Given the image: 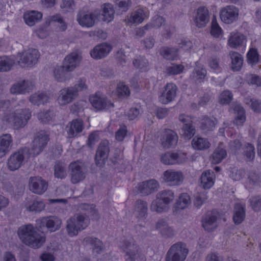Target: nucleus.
<instances>
[{
    "mask_svg": "<svg viewBox=\"0 0 261 261\" xmlns=\"http://www.w3.org/2000/svg\"><path fill=\"white\" fill-rule=\"evenodd\" d=\"M20 241L25 245L33 248H40L45 242V237L36 227L28 224L20 226L17 231Z\"/></svg>",
    "mask_w": 261,
    "mask_h": 261,
    "instance_id": "f257e3e1",
    "label": "nucleus"
},
{
    "mask_svg": "<svg viewBox=\"0 0 261 261\" xmlns=\"http://www.w3.org/2000/svg\"><path fill=\"white\" fill-rule=\"evenodd\" d=\"M89 224V220L85 215L76 214L66 222L65 229L70 237L77 236L79 232L86 229Z\"/></svg>",
    "mask_w": 261,
    "mask_h": 261,
    "instance_id": "f03ea898",
    "label": "nucleus"
},
{
    "mask_svg": "<svg viewBox=\"0 0 261 261\" xmlns=\"http://www.w3.org/2000/svg\"><path fill=\"white\" fill-rule=\"evenodd\" d=\"M119 246L125 253L126 261H146L145 256L133 239H124L120 242Z\"/></svg>",
    "mask_w": 261,
    "mask_h": 261,
    "instance_id": "7ed1b4c3",
    "label": "nucleus"
},
{
    "mask_svg": "<svg viewBox=\"0 0 261 261\" xmlns=\"http://www.w3.org/2000/svg\"><path fill=\"white\" fill-rule=\"evenodd\" d=\"M174 198V193L172 190H164L159 192L156 194L155 199L151 203V211L157 213L166 211Z\"/></svg>",
    "mask_w": 261,
    "mask_h": 261,
    "instance_id": "20e7f679",
    "label": "nucleus"
},
{
    "mask_svg": "<svg viewBox=\"0 0 261 261\" xmlns=\"http://www.w3.org/2000/svg\"><path fill=\"white\" fill-rule=\"evenodd\" d=\"M189 253L186 244L179 242L171 246L165 256V261H185Z\"/></svg>",
    "mask_w": 261,
    "mask_h": 261,
    "instance_id": "39448f33",
    "label": "nucleus"
},
{
    "mask_svg": "<svg viewBox=\"0 0 261 261\" xmlns=\"http://www.w3.org/2000/svg\"><path fill=\"white\" fill-rule=\"evenodd\" d=\"M71 182L73 184L83 181L86 177V170L84 164L77 161L71 162L69 165Z\"/></svg>",
    "mask_w": 261,
    "mask_h": 261,
    "instance_id": "423d86ee",
    "label": "nucleus"
},
{
    "mask_svg": "<svg viewBox=\"0 0 261 261\" xmlns=\"http://www.w3.org/2000/svg\"><path fill=\"white\" fill-rule=\"evenodd\" d=\"M162 179L163 182L168 186H178L183 182L184 176L180 171L168 169L164 172Z\"/></svg>",
    "mask_w": 261,
    "mask_h": 261,
    "instance_id": "0eeeda50",
    "label": "nucleus"
},
{
    "mask_svg": "<svg viewBox=\"0 0 261 261\" xmlns=\"http://www.w3.org/2000/svg\"><path fill=\"white\" fill-rule=\"evenodd\" d=\"M39 57L38 50L31 48L20 55L18 63L22 67H32L37 63Z\"/></svg>",
    "mask_w": 261,
    "mask_h": 261,
    "instance_id": "6e6552de",
    "label": "nucleus"
},
{
    "mask_svg": "<svg viewBox=\"0 0 261 261\" xmlns=\"http://www.w3.org/2000/svg\"><path fill=\"white\" fill-rule=\"evenodd\" d=\"M27 148L21 149L12 154L8 159L7 166L11 171H15L19 169L22 165L25 154L28 152Z\"/></svg>",
    "mask_w": 261,
    "mask_h": 261,
    "instance_id": "1a4fd4ad",
    "label": "nucleus"
},
{
    "mask_svg": "<svg viewBox=\"0 0 261 261\" xmlns=\"http://www.w3.org/2000/svg\"><path fill=\"white\" fill-rule=\"evenodd\" d=\"M49 140L48 136L44 132L38 133L32 143L30 154L37 155L42 152Z\"/></svg>",
    "mask_w": 261,
    "mask_h": 261,
    "instance_id": "9d476101",
    "label": "nucleus"
},
{
    "mask_svg": "<svg viewBox=\"0 0 261 261\" xmlns=\"http://www.w3.org/2000/svg\"><path fill=\"white\" fill-rule=\"evenodd\" d=\"M78 95L74 88L65 87L60 90L57 101L60 106H65L72 102Z\"/></svg>",
    "mask_w": 261,
    "mask_h": 261,
    "instance_id": "9b49d317",
    "label": "nucleus"
},
{
    "mask_svg": "<svg viewBox=\"0 0 261 261\" xmlns=\"http://www.w3.org/2000/svg\"><path fill=\"white\" fill-rule=\"evenodd\" d=\"M89 100L92 106L98 110H109L114 107L113 103L105 95L100 94L91 96Z\"/></svg>",
    "mask_w": 261,
    "mask_h": 261,
    "instance_id": "f8f14e48",
    "label": "nucleus"
},
{
    "mask_svg": "<svg viewBox=\"0 0 261 261\" xmlns=\"http://www.w3.org/2000/svg\"><path fill=\"white\" fill-rule=\"evenodd\" d=\"M98 15V13L81 10L77 14L76 20L81 26L90 28L95 25V20L97 19Z\"/></svg>",
    "mask_w": 261,
    "mask_h": 261,
    "instance_id": "ddd939ff",
    "label": "nucleus"
},
{
    "mask_svg": "<svg viewBox=\"0 0 261 261\" xmlns=\"http://www.w3.org/2000/svg\"><path fill=\"white\" fill-rule=\"evenodd\" d=\"M37 223L40 228L45 227L50 232H55L60 228L62 221L56 217L49 216L38 220Z\"/></svg>",
    "mask_w": 261,
    "mask_h": 261,
    "instance_id": "4468645a",
    "label": "nucleus"
},
{
    "mask_svg": "<svg viewBox=\"0 0 261 261\" xmlns=\"http://www.w3.org/2000/svg\"><path fill=\"white\" fill-rule=\"evenodd\" d=\"M177 87L173 83H168L163 92L159 96V100L162 104L166 105L174 100L177 95Z\"/></svg>",
    "mask_w": 261,
    "mask_h": 261,
    "instance_id": "2eb2a0df",
    "label": "nucleus"
},
{
    "mask_svg": "<svg viewBox=\"0 0 261 261\" xmlns=\"http://www.w3.org/2000/svg\"><path fill=\"white\" fill-rule=\"evenodd\" d=\"M209 20V11L206 7L200 6L195 10L193 16V21L197 27L202 28L205 27Z\"/></svg>",
    "mask_w": 261,
    "mask_h": 261,
    "instance_id": "dca6fc26",
    "label": "nucleus"
},
{
    "mask_svg": "<svg viewBox=\"0 0 261 261\" xmlns=\"http://www.w3.org/2000/svg\"><path fill=\"white\" fill-rule=\"evenodd\" d=\"M186 154L183 153L167 152L162 155L161 162L165 165H175L184 163L187 161Z\"/></svg>",
    "mask_w": 261,
    "mask_h": 261,
    "instance_id": "f3484780",
    "label": "nucleus"
},
{
    "mask_svg": "<svg viewBox=\"0 0 261 261\" xmlns=\"http://www.w3.org/2000/svg\"><path fill=\"white\" fill-rule=\"evenodd\" d=\"M149 16V11L146 8H139L132 12L129 16L125 19V22L127 25L139 24L142 23Z\"/></svg>",
    "mask_w": 261,
    "mask_h": 261,
    "instance_id": "a211bd4d",
    "label": "nucleus"
},
{
    "mask_svg": "<svg viewBox=\"0 0 261 261\" xmlns=\"http://www.w3.org/2000/svg\"><path fill=\"white\" fill-rule=\"evenodd\" d=\"M202 226L205 230L211 232L215 230L218 226V216L215 212H208L203 217Z\"/></svg>",
    "mask_w": 261,
    "mask_h": 261,
    "instance_id": "6ab92c4d",
    "label": "nucleus"
},
{
    "mask_svg": "<svg viewBox=\"0 0 261 261\" xmlns=\"http://www.w3.org/2000/svg\"><path fill=\"white\" fill-rule=\"evenodd\" d=\"M34 83L29 80H23L14 83L10 88V92L14 94H25L34 88Z\"/></svg>",
    "mask_w": 261,
    "mask_h": 261,
    "instance_id": "aec40b11",
    "label": "nucleus"
},
{
    "mask_svg": "<svg viewBox=\"0 0 261 261\" xmlns=\"http://www.w3.org/2000/svg\"><path fill=\"white\" fill-rule=\"evenodd\" d=\"M239 12V9L235 6H227L220 12L221 19L225 23L230 24L238 19Z\"/></svg>",
    "mask_w": 261,
    "mask_h": 261,
    "instance_id": "412c9836",
    "label": "nucleus"
},
{
    "mask_svg": "<svg viewBox=\"0 0 261 261\" xmlns=\"http://www.w3.org/2000/svg\"><path fill=\"white\" fill-rule=\"evenodd\" d=\"M48 184L41 177H32L29 181L30 190L34 193L41 195L47 190Z\"/></svg>",
    "mask_w": 261,
    "mask_h": 261,
    "instance_id": "4be33fe9",
    "label": "nucleus"
},
{
    "mask_svg": "<svg viewBox=\"0 0 261 261\" xmlns=\"http://www.w3.org/2000/svg\"><path fill=\"white\" fill-rule=\"evenodd\" d=\"M159 188V182L154 179L146 180L139 183L137 186L138 192L143 195H150L158 191Z\"/></svg>",
    "mask_w": 261,
    "mask_h": 261,
    "instance_id": "5701e85b",
    "label": "nucleus"
},
{
    "mask_svg": "<svg viewBox=\"0 0 261 261\" xmlns=\"http://www.w3.org/2000/svg\"><path fill=\"white\" fill-rule=\"evenodd\" d=\"M112 50V47L107 43H101L96 45L91 51L90 55L95 60L101 59L107 57Z\"/></svg>",
    "mask_w": 261,
    "mask_h": 261,
    "instance_id": "b1692460",
    "label": "nucleus"
},
{
    "mask_svg": "<svg viewBox=\"0 0 261 261\" xmlns=\"http://www.w3.org/2000/svg\"><path fill=\"white\" fill-rule=\"evenodd\" d=\"M178 138V136L174 131L170 129H165L161 139L162 144L164 147L169 148L176 145Z\"/></svg>",
    "mask_w": 261,
    "mask_h": 261,
    "instance_id": "393cba45",
    "label": "nucleus"
},
{
    "mask_svg": "<svg viewBox=\"0 0 261 261\" xmlns=\"http://www.w3.org/2000/svg\"><path fill=\"white\" fill-rule=\"evenodd\" d=\"M66 67L62 65L56 66L54 68L53 74L54 79L58 82H66L72 78V74Z\"/></svg>",
    "mask_w": 261,
    "mask_h": 261,
    "instance_id": "a878e982",
    "label": "nucleus"
},
{
    "mask_svg": "<svg viewBox=\"0 0 261 261\" xmlns=\"http://www.w3.org/2000/svg\"><path fill=\"white\" fill-rule=\"evenodd\" d=\"M82 60V57L77 53L73 52L67 56L63 63L67 70L70 72L77 67Z\"/></svg>",
    "mask_w": 261,
    "mask_h": 261,
    "instance_id": "bb28decb",
    "label": "nucleus"
},
{
    "mask_svg": "<svg viewBox=\"0 0 261 261\" xmlns=\"http://www.w3.org/2000/svg\"><path fill=\"white\" fill-rule=\"evenodd\" d=\"M191 203V198L188 193L180 194L173 207L174 213L177 214L181 210L188 208Z\"/></svg>",
    "mask_w": 261,
    "mask_h": 261,
    "instance_id": "cd10ccee",
    "label": "nucleus"
},
{
    "mask_svg": "<svg viewBox=\"0 0 261 261\" xmlns=\"http://www.w3.org/2000/svg\"><path fill=\"white\" fill-rule=\"evenodd\" d=\"M109 141L105 140L101 141L99 144L95 155L97 165L104 163L108 158L109 152Z\"/></svg>",
    "mask_w": 261,
    "mask_h": 261,
    "instance_id": "c85d7f7f",
    "label": "nucleus"
},
{
    "mask_svg": "<svg viewBox=\"0 0 261 261\" xmlns=\"http://www.w3.org/2000/svg\"><path fill=\"white\" fill-rule=\"evenodd\" d=\"M216 179L214 171L207 170L202 173L200 178V186L204 189H209L214 185Z\"/></svg>",
    "mask_w": 261,
    "mask_h": 261,
    "instance_id": "c756f323",
    "label": "nucleus"
},
{
    "mask_svg": "<svg viewBox=\"0 0 261 261\" xmlns=\"http://www.w3.org/2000/svg\"><path fill=\"white\" fill-rule=\"evenodd\" d=\"M84 126L83 121L81 119H75L73 120L67 126V132L69 138L76 137L77 134L81 133Z\"/></svg>",
    "mask_w": 261,
    "mask_h": 261,
    "instance_id": "7c9ffc66",
    "label": "nucleus"
},
{
    "mask_svg": "<svg viewBox=\"0 0 261 261\" xmlns=\"http://www.w3.org/2000/svg\"><path fill=\"white\" fill-rule=\"evenodd\" d=\"M42 18V14L37 11L32 10L26 12L23 15V19L25 23L33 26L39 22Z\"/></svg>",
    "mask_w": 261,
    "mask_h": 261,
    "instance_id": "2f4dec72",
    "label": "nucleus"
},
{
    "mask_svg": "<svg viewBox=\"0 0 261 261\" xmlns=\"http://www.w3.org/2000/svg\"><path fill=\"white\" fill-rule=\"evenodd\" d=\"M246 206L245 204L237 203L235 204L233 210V220L237 224H241L245 219Z\"/></svg>",
    "mask_w": 261,
    "mask_h": 261,
    "instance_id": "473e14b6",
    "label": "nucleus"
},
{
    "mask_svg": "<svg viewBox=\"0 0 261 261\" xmlns=\"http://www.w3.org/2000/svg\"><path fill=\"white\" fill-rule=\"evenodd\" d=\"M246 38L243 35L232 32L228 40V44L232 48H237L244 45L246 43Z\"/></svg>",
    "mask_w": 261,
    "mask_h": 261,
    "instance_id": "72a5a7b5",
    "label": "nucleus"
},
{
    "mask_svg": "<svg viewBox=\"0 0 261 261\" xmlns=\"http://www.w3.org/2000/svg\"><path fill=\"white\" fill-rule=\"evenodd\" d=\"M12 143V138L10 134H4L0 137V158L8 152Z\"/></svg>",
    "mask_w": 261,
    "mask_h": 261,
    "instance_id": "f704fd0d",
    "label": "nucleus"
},
{
    "mask_svg": "<svg viewBox=\"0 0 261 261\" xmlns=\"http://www.w3.org/2000/svg\"><path fill=\"white\" fill-rule=\"evenodd\" d=\"M51 23L54 24L60 31H65L67 29V23L59 14L49 16L47 18L46 20V24L49 25Z\"/></svg>",
    "mask_w": 261,
    "mask_h": 261,
    "instance_id": "c9c22d12",
    "label": "nucleus"
},
{
    "mask_svg": "<svg viewBox=\"0 0 261 261\" xmlns=\"http://www.w3.org/2000/svg\"><path fill=\"white\" fill-rule=\"evenodd\" d=\"M229 56L231 59V67L233 71H239L243 63L242 56L238 53L233 51L229 52Z\"/></svg>",
    "mask_w": 261,
    "mask_h": 261,
    "instance_id": "e433bc0d",
    "label": "nucleus"
},
{
    "mask_svg": "<svg viewBox=\"0 0 261 261\" xmlns=\"http://www.w3.org/2000/svg\"><path fill=\"white\" fill-rule=\"evenodd\" d=\"M84 243L86 245L93 246V250L97 254L101 253L103 250V246L102 242L93 237H87L84 239Z\"/></svg>",
    "mask_w": 261,
    "mask_h": 261,
    "instance_id": "4c0bfd02",
    "label": "nucleus"
},
{
    "mask_svg": "<svg viewBox=\"0 0 261 261\" xmlns=\"http://www.w3.org/2000/svg\"><path fill=\"white\" fill-rule=\"evenodd\" d=\"M49 97L48 95L43 92H37L30 96L29 100L34 105L40 106L48 102Z\"/></svg>",
    "mask_w": 261,
    "mask_h": 261,
    "instance_id": "58836bf2",
    "label": "nucleus"
},
{
    "mask_svg": "<svg viewBox=\"0 0 261 261\" xmlns=\"http://www.w3.org/2000/svg\"><path fill=\"white\" fill-rule=\"evenodd\" d=\"M236 114L234 124L238 126H241L246 121V115L244 108L240 105H236L233 108Z\"/></svg>",
    "mask_w": 261,
    "mask_h": 261,
    "instance_id": "ea45409f",
    "label": "nucleus"
},
{
    "mask_svg": "<svg viewBox=\"0 0 261 261\" xmlns=\"http://www.w3.org/2000/svg\"><path fill=\"white\" fill-rule=\"evenodd\" d=\"M45 206L44 202L38 199L29 200L25 204V207L28 211L35 213L41 212Z\"/></svg>",
    "mask_w": 261,
    "mask_h": 261,
    "instance_id": "a19ab883",
    "label": "nucleus"
},
{
    "mask_svg": "<svg viewBox=\"0 0 261 261\" xmlns=\"http://www.w3.org/2000/svg\"><path fill=\"white\" fill-rule=\"evenodd\" d=\"M67 165L60 161L55 163L54 166V176L58 179H64L67 176Z\"/></svg>",
    "mask_w": 261,
    "mask_h": 261,
    "instance_id": "79ce46f5",
    "label": "nucleus"
},
{
    "mask_svg": "<svg viewBox=\"0 0 261 261\" xmlns=\"http://www.w3.org/2000/svg\"><path fill=\"white\" fill-rule=\"evenodd\" d=\"M178 49L175 47L164 46L160 49V55L165 59L173 60L176 58L178 55Z\"/></svg>",
    "mask_w": 261,
    "mask_h": 261,
    "instance_id": "37998d69",
    "label": "nucleus"
},
{
    "mask_svg": "<svg viewBox=\"0 0 261 261\" xmlns=\"http://www.w3.org/2000/svg\"><path fill=\"white\" fill-rule=\"evenodd\" d=\"M192 145L195 149L202 150L208 149L211 143L206 138L195 137L192 140Z\"/></svg>",
    "mask_w": 261,
    "mask_h": 261,
    "instance_id": "c03bdc74",
    "label": "nucleus"
},
{
    "mask_svg": "<svg viewBox=\"0 0 261 261\" xmlns=\"http://www.w3.org/2000/svg\"><path fill=\"white\" fill-rule=\"evenodd\" d=\"M103 20L108 22L112 21L114 17L115 11L112 4L106 3L101 6Z\"/></svg>",
    "mask_w": 261,
    "mask_h": 261,
    "instance_id": "a18cd8bd",
    "label": "nucleus"
},
{
    "mask_svg": "<svg viewBox=\"0 0 261 261\" xmlns=\"http://www.w3.org/2000/svg\"><path fill=\"white\" fill-rule=\"evenodd\" d=\"M206 75V70L201 65L196 64L190 75V79L194 81L203 80Z\"/></svg>",
    "mask_w": 261,
    "mask_h": 261,
    "instance_id": "49530a36",
    "label": "nucleus"
},
{
    "mask_svg": "<svg viewBox=\"0 0 261 261\" xmlns=\"http://www.w3.org/2000/svg\"><path fill=\"white\" fill-rule=\"evenodd\" d=\"M148 204L146 201L138 200L136 201L135 211L138 217L144 218L147 215Z\"/></svg>",
    "mask_w": 261,
    "mask_h": 261,
    "instance_id": "de8ad7c7",
    "label": "nucleus"
},
{
    "mask_svg": "<svg viewBox=\"0 0 261 261\" xmlns=\"http://www.w3.org/2000/svg\"><path fill=\"white\" fill-rule=\"evenodd\" d=\"M226 150L219 146L212 154V163L215 164H219L226 158Z\"/></svg>",
    "mask_w": 261,
    "mask_h": 261,
    "instance_id": "09e8293b",
    "label": "nucleus"
},
{
    "mask_svg": "<svg viewBox=\"0 0 261 261\" xmlns=\"http://www.w3.org/2000/svg\"><path fill=\"white\" fill-rule=\"evenodd\" d=\"M130 93V90L128 86L123 82H120L117 85L115 94L119 98L127 97Z\"/></svg>",
    "mask_w": 261,
    "mask_h": 261,
    "instance_id": "8fccbe9b",
    "label": "nucleus"
},
{
    "mask_svg": "<svg viewBox=\"0 0 261 261\" xmlns=\"http://www.w3.org/2000/svg\"><path fill=\"white\" fill-rule=\"evenodd\" d=\"M216 123V120L214 118L204 117L202 120L201 128L205 132L213 130Z\"/></svg>",
    "mask_w": 261,
    "mask_h": 261,
    "instance_id": "3c124183",
    "label": "nucleus"
},
{
    "mask_svg": "<svg viewBox=\"0 0 261 261\" xmlns=\"http://www.w3.org/2000/svg\"><path fill=\"white\" fill-rule=\"evenodd\" d=\"M14 63V61L8 57H0V72L10 70Z\"/></svg>",
    "mask_w": 261,
    "mask_h": 261,
    "instance_id": "603ef678",
    "label": "nucleus"
},
{
    "mask_svg": "<svg viewBox=\"0 0 261 261\" xmlns=\"http://www.w3.org/2000/svg\"><path fill=\"white\" fill-rule=\"evenodd\" d=\"M116 8L120 12H126L131 7L132 0H114Z\"/></svg>",
    "mask_w": 261,
    "mask_h": 261,
    "instance_id": "864d4df0",
    "label": "nucleus"
},
{
    "mask_svg": "<svg viewBox=\"0 0 261 261\" xmlns=\"http://www.w3.org/2000/svg\"><path fill=\"white\" fill-rule=\"evenodd\" d=\"M245 81L250 85L261 87V76L257 74L247 73L245 75Z\"/></svg>",
    "mask_w": 261,
    "mask_h": 261,
    "instance_id": "5fc2aeb1",
    "label": "nucleus"
},
{
    "mask_svg": "<svg viewBox=\"0 0 261 261\" xmlns=\"http://www.w3.org/2000/svg\"><path fill=\"white\" fill-rule=\"evenodd\" d=\"M181 133L185 139H190L194 135L195 129L192 124L186 123L182 127Z\"/></svg>",
    "mask_w": 261,
    "mask_h": 261,
    "instance_id": "6e6d98bb",
    "label": "nucleus"
},
{
    "mask_svg": "<svg viewBox=\"0 0 261 261\" xmlns=\"http://www.w3.org/2000/svg\"><path fill=\"white\" fill-rule=\"evenodd\" d=\"M250 206L254 212L261 211V196H254L251 197L249 199Z\"/></svg>",
    "mask_w": 261,
    "mask_h": 261,
    "instance_id": "4d7b16f0",
    "label": "nucleus"
},
{
    "mask_svg": "<svg viewBox=\"0 0 261 261\" xmlns=\"http://www.w3.org/2000/svg\"><path fill=\"white\" fill-rule=\"evenodd\" d=\"M54 116L52 111L41 112L37 114V118L42 123H48L50 121Z\"/></svg>",
    "mask_w": 261,
    "mask_h": 261,
    "instance_id": "13d9d810",
    "label": "nucleus"
},
{
    "mask_svg": "<svg viewBox=\"0 0 261 261\" xmlns=\"http://www.w3.org/2000/svg\"><path fill=\"white\" fill-rule=\"evenodd\" d=\"M244 153L246 161H252L255 156L254 146L250 143H246L244 145Z\"/></svg>",
    "mask_w": 261,
    "mask_h": 261,
    "instance_id": "bf43d9fd",
    "label": "nucleus"
},
{
    "mask_svg": "<svg viewBox=\"0 0 261 261\" xmlns=\"http://www.w3.org/2000/svg\"><path fill=\"white\" fill-rule=\"evenodd\" d=\"M247 183L251 186H257L261 183V176L253 171L249 172Z\"/></svg>",
    "mask_w": 261,
    "mask_h": 261,
    "instance_id": "052dcab7",
    "label": "nucleus"
},
{
    "mask_svg": "<svg viewBox=\"0 0 261 261\" xmlns=\"http://www.w3.org/2000/svg\"><path fill=\"white\" fill-rule=\"evenodd\" d=\"M184 69V66L182 65L172 64L167 67L166 71L170 75H175L182 72Z\"/></svg>",
    "mask_w": 261,
    "mask_h": 261,
    "instance_id": "680f3d73",
    "label": "nucleus"
},
{
    "mask_svg": "<svg viewBox=\"0 0 261 261\" xmlns=\"http://www.w3.org/2000/svg\"><path fill=\"white\" fill-rule=\"evenodd\" d=\"M207 199L206 193L202 192L195 195L194 200V205L197 208H200L205 202Z\"/></svg>",
    "mask_w": 261,
    "mask_h": 261,
    "instance_id": "e2e57ef3",
    "label": "nucleus"
},
{
    "mask_svg": "<svg viewBox=\"0 0 261 261\" xmlns=\"http://www.w3.org/2000/svg\"><path fill=\"white\" fill-rule=\"evenodd\" d=\"M247 60L249 64L252 65L257 63L259 59V56L257 50L255 48H250L247 55Z\"/></svg>",
    "mask_w": 261,
    "mask_h": 261,
    "instance_id": "0e129e2a",
    "label": "nucleus"
},
{
    "mask_svg": "<svg viewBox=\"0 0 261 261\" xmlns=\"http://www.w3.org/2000/svg\"><path fill=\"white\" fill-rule=\"evenodd\" d=\"M133 64L136 67L142 70H145L148 66V62L145 58L139 57L133 61Z\"/></svg>",
    "mask_w": 261,
    "mask_h": 261,
    "instance_id": "69168bd1",
    "label": "nucleus"
},
{
    "mask_svg": "<svg viewBox=\"0 0 261 261\" xmlns=\"http://www.w3.org/2000/svg\"><path fill=\"white\" fill-rule=\"evenodd\" d=\"M211 34L215 38H218L222 35V30L214 19L212 21Z\"/></svg>",
    "mask_w": 261,
    "mask_h": 261,
    "instance_id": "338daca9",
    "label": "nucleus"
},
{
    "mask_svg": "<svg viewBox=\"0 0 261 261\" xmlns=\"http://www.w3.org/2000/svg\"><path fill=\"white\" fill-rule=\"evenodd\" d=\"M164 21L165 20L162 17L156 15L153 18L151 22L146 24L145 27L146 29H150V28H158L164 23Z\"/></svg>",
    "mask_w": 261,
    "mask_h": 261,
    "instance_id": "774afa93",
    "label": "nucleus"
}]
</instances>
